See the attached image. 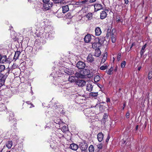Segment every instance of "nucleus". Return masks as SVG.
<instances>
[{
  "label": "nucleus",
  "instance_id": "obj_1",
  "mask_svg": "<svg viewBox=\"0 0 152 152\" xmlns=\"http://www.w3.org/2000/svg\"><path fill=\"white\" fill-rule=\"evenodd\" d=\"M85 115L88 117H94L95 115L94 112L92 111L90 108H87L84 110Z\"/></svg>",
  "mask_w": 152,
  "mask_h": 152
},
{
  "label": "nucleus",
  "instance_id": "obj_2",
  "mask_svg": "<svg viewBox=\"0 0 152 152\" xmlns=\"http://www.w3.org/2000/svg\"><path fill=\"white\" fill-rule=\"evenodd\" d=\"M7 118H8L9 121H13V122H14V127L15 126L16 124V121L14 119V114L13 112L12 111L9 112L7 113Z\"/></svg>",
  "mask_w": 152,
  "mask_h": 152
},
{
  "label": "nucleus",
  "instance_id": "obj_3",
  "mask_svg": "<svg viewBox=\"0 0 152 152\" xmlns=\"http://www.w3.org/2000/svg\"><path fill=\"white\" fill-rule=\"evenodd\" d=\"M11 60L9 58H7L6 56H2L0 54V63L10 64Z\"/></svg>",
  "mask_w": 152,
  "mask_h": 152
},
{
  "label": "nucleus",
  "instance_id": "obj_4",
  "mask_svg": "<svg viewBox=\"0 0 152 152\" xmlns=\"http://www.w3.org/2000/svg\"><path fill=\"white\" fill-rule=\"evenodd\" d=\"M7 77V74L4 75L0 73V87L4 85Z\"/></svg>",
  "mask_w": 152,
  "mask_h": 152
},
{
  "label": "nucleus",
  "instance_id": "obj_5",
  "mask_svg": "<svg viewBox=\"0 0 152 152\" xmlns=\"http://www.w3.org/2000/svg\"><path fill=\"white\" fill-rule=\"evenodd\" d=\"M79 148L82 151H85L87 148L88 145L86 143L82 142L79 145Z\"/></svg>",
  "mask_w": 152,
  "mask_h": 152
},
{
  "label": "nucleus",
  "instance_id": "obj_6",
  "mask_svg": "<svg viewBox=\"0 0 152 152\" xmlns=\"http://www.w3.org/2000/svg\"><path fill=\"white\" fill-rule=\"evenodd\" d=\"M76 83L78 86L83 87L86 85V82L84 80H79L77 81Z\"/></svg>",
  "mask_w": 152,
  "mask_h": 152
},
{
  "label": "nucleus",
  "instance_id": "obj_7",
  "mask_svg": "<svg viewBox=\"0 0 152 152\" xmlns=\"http://www.w3.org/2000/svg\"><path fill=\"white\" fill-rule=\"evenodd\" d=\"M76 66L79 69H83L85 67L86 64L83 62L79 61L77 64Z\"/></svg>",
  "mask_w": 152,
  "mask_h": 152
},
{
  "label": "nucleus",
  "instance_id": "obj_8",
  "mask_svg": "<svg viewBox=\"0 0 152 152\" xmlns=\"http://www.w3.org/2000/svg\"><path fill=\"white\" fill-rule=\"evenodd\" d=\"M115 30L113 29L111 32V41L113 43L116 41V33H115Z\"/></svg>",
  "mask_w": 152,
  "mask_h": 152
},
{
  "label": "nucleus",
  "instance_id": "obj_9",
  "mask_svg": "<svg viewBox=\"0 0 152 152\" xmlns=\"http://www.w3.org/2000/svg\"><path fill=\"white\" fill-rule=\"evenodd\" d=\"M91 35L89 34H88L85 37L84 41L86 43H88L91 41Z\"/></svg>",
  "mask_w": 152,
  "mask_h": 152
},
{
  "label": "nucleus",
  "instance_id": "obj_10",
  "mask_svg": "<svg viewBox=\"0 0 152 152\" xmlns=\"http://www.w3.org/2000/svg\"><path fill=\"white\" fill-rule=\"evenodd\" d=\"M52 6V4L46 3L44 4L43 6V10L45 11L49 10Z\"/></svg>",
  "mask_w": 152,
  "mask_h": 152
},
{
  "label": "nucleus",
  "instance_id": "obj_11",
  "mask_svg": "<svg viewBox=\"0 0 152 152\" xmlns=\"http://www.w3.org/2000/svg\"><path fill=\"white\" fill-rule=\"evenodd\" d=\"M95 41H98L100 45H101L103 43L104 40L105 38L104 37H99V38L95 39Z\"/></svg>",
  "mask_w": 152,
  "mask_h": 152
},
{
  "label": "nucleus",
  "instance_id": "obj_12",
  "mask_svg": "<svg viewBox=\"0 0 152 152\" xmlns=\"http://www.w3.org/2000/svg\"><path fill=\"white\" fill-rule=\"evenodd\" d=\"M95 10L97 11L103 9L102 5L101 4H96L94 5Z\"/></svg>",
  "mask_w": 152,
  "mask_h": 152
},
{
  "label": "nucleus",
  "instance_id": "obj_13",
  "mask_svg": "<svg viewBox=\"0 0 152 152\" xmlns=\"http://www.w3.org/2000/svg\"><path fill=\"white\" fill-rule=\"evenodd\" d=\"M87 60L88 62L91 63L94 61V58L93 57V55L90 54L88 55L87 58Z\"/></svg>",
  "mask_w": 152,
  "mask_h": 152
},
{
  "label": "nucleus",
  "instance_id": "obj_14",
  "mask_svg": "<svg viewBox=\"0 0 152 152\" xmlns=\"http://www.w3.org/2000/svg\"><path fill=\"white\" fill-rule=\"evenodd\" d=\"M69 148L73 150L76 151L78 148V146L77 144L73 143L70 145Z\"/></svg>",
  "mask_w": 152,
  "mask_h": 152
},
{
  "label": "nucleus",
  "instance_id": "obj_15",
  "mask_svg": "<svg viewBox=\"0 0 152 152\" xmlns=\"http://www.w3.org/2000/svg\"><path fill=\"white\" fill-rule=\"evenodd\" d=\"M92 47L93 48H96V49L98 48V47L101 46L99 43L97 41H95L94 42H92Z\"/></svg>",
  "mask_w": 152,
  "mask_h": 152
},
{
  "label": "nucleus",
  "instance_id": "obj_16",
  "mask_svg": "<svg viewBox=\"0 0 152 152\" xmlns=\"http://www.w3.org/2000/svg\"><path fill=\"white\" fill-rule=\"evenodd\" d=\"M95 35L97 36L100 35L102 31L100 28L99 27H96L95 30Z\"/></svg>",
  "mask_w": 152,
  "mask_h": 152
},
{
  "label": "nucleus",
  "instance_id": "obj_17",
  "mask_svg": "<svg viewBox=\"0 0 152 152\" xmlns=\"http://www.w3.org/2000/svg\"><path fill=\"white\" fill-rule=\"evenodd\" d=\"M104 135L102 132L99 133L97 135V138L98 141L99 142H101L103 140Z\"/></svg>",
  "mask_w": 152,
  "mask_h": 152
},
{
  "label": "nucleus",
  "instance_id": "obj_18",
  "mask_svg": "<svg viewBox=\"0 0 152 152\" xmlns=\"http://www.w3.org/2000/svg\"><path fill=\"white\" fill-rule=\"evenodd\" d=\"M82 72L83 75H84L85 77L86 76L88 75L89 74L90 71L88 69H83V71Z\"/></svg>",
  "mask_w": 152,
  "mask_h": 152
},
{
  "label": "nucleus",
  "instance_id": "obj_19",
  "mask_svg": "<svg viewBox=\"0 0 152 152\" xmlns=\"http://www.w3.org/2000/svg\"><path fill=\"white\" fill-rule=\"evenodd\" d=\"M93 88V86L90 83H88L87 84L86 86V89L87 91L89 92H91Z\"/></svg>",
  "mask_w": 152,
  "mask_h": 152
},
{
  "label": "nucleus",
  "instance_id": "obj_20",
  "mask_svg": "<svg viewBox=\"0 0 152 152\" xmlns=\"http://www.w3.org/2000/svg\"><path fill=\"white\" fill-rule=\"evenodd\" d=\"M75 77H79L80 78H85L84 76V75H83V74L82 72H76L75 73Z\"/></svg>",
  "mask_w": 152,
  "mask_h": 152
},
{
  "label": "nucleus",
  "instance_id": "obj_21",
  "mask_svg": "<svg viewBox=\"0 0 152 152\" xmlns=\"http://www.w3.org/2000/svg\"><path fill=\"white\" fill-rule=\"evenodd\" d=\"M107 16V13L104 11H103L100 13V18L102 19H104Z\"/></svg>",
  "mask_w": 152,
  "mask_h": 152
},
{
  "label": "nucleus",
  "instance_id": "obj_22",
  "mask_svg": "<svg viewBox=\"0 0 152 152\" xmlns=\"http://www.w3.org/2000/svg\"><path fill=\"white\" fill-rule=\"evenodd\" d=\"M20 53L21 52L20 51H17L15 52L13 58L15 60H16L18 58V57Z\"/></svg>",
  "mask_w": 152,
  "mask_h": 152
},
{
  "label": "nucleus",
  "instance_id": "obj_23",
  "mask_svg": "<svg viewBox=\"0 0 152 152\" xmlns=\"http://www.w3.org/2000/svg\"><path fill=\"white\" fill-rule=\"evenodd\" d=\"M12 145V141H8L6 144V147L8 148H11Z\"/></svg>",
  "mask_w": 152,
  "mask_h": 152
},
{
  "label": "nucleus",
  "instance_id": "obj_24",
  "mask_svg": "<svg viewBox=\"0 0 152 152\" xmlns=\"http://www.w3.org/2000/svg\"><path fill=\"white\" fill-rule=\"evenodd\" d=\"M69 10V8L67 5L62 7V11L64 13H66Z\"/></svg>",
  "mask_w": 152,
  "mask_h": 152
},
{
  "label": "nucleus",
  "instance_id": "obj_25",
  "mask_svg": "<svg viewBox=\"0 0 152 152\" xmlns=\"http://www.w3.org/2000/svg\"><path fill=\"white\" fill-rule=\"evenodd\" d=\"M101 51L99 49H96L95 50L94 56L96 57H99L101 54Z\"/></svg>",
  "mask_w": 152,
  "mask_h": 152
},
{
  "label": "nucleus",
  "instance_id": "obj_26",
  "mask_svg": "<svg viewBox=\"0 0 152 152\" xmlns=\"http://www.w3.org/2000/svg\"><path fill=\"white\" fill-rule=\"evenodd\" d=\"M107 56V53H105L104 56H103L102 58V61H101V64H103L105 61Z\"/></svg>",
  "mask_w": 152,
  "mask_h": 152
},
{
  "label": "nucleus",
  "instance_id": "obj_27",
  "mask_svg": "<svg viewBox=\"0 0 152 152\" xmlns=\"http://www.w3.org/2000/svg\"><path fill=\"white\" fill-rule=\"evenodd\" d=\"M100 77L99 75H96L95 77L94 80L95 82L97 83L100 81Z\"/></svg>",
  "mask_w": 152,
  "mask_h": 152
},
{
  "label": "nucleus",
  "instance_id": "obj_28",
  "mask_svg": "<svg viewBox=\"0 0 152 152\" xmlns=\"http://www.w3.org/2000/svg\"><path fill=\"white\" fill-rule=\"evenodd\" d=\"M113 70V68L112 67H111L107 71V73L109 75H110L112 74V71Z\"/></svg>",
  "mask_w": 152,
  "mask_h": 152
},
{
  "label": "nucleus",
  "instance_id": "obj_29",
  "mask_svg": "<svg viewBox=\"0 0 152 152\" xmlns=\"http://www.w3.org/2000/svg\"><path fill=\"white\" fill-rule=\"evenodd\" d=\"M108 66L104 64L103 65L101 66L100 69L101 70H104L107 68Z\"/></svg>",
  "mask_w": 152,
  "mask_h": 152
},
{
  "label": "nucleus",
  "instance_id": "obj_30",
  "mask_svg": "<svg viewBox=\"0 0 152 152\" xmlns=\"http://www.w3.org/2000/svg\"><path fill=\"white\" fill-rule=\"evenodd\" d=\"M116 20L117 23H122L123 19L121 18L119 16H117L116 18Z\"/></svg>",
  "mask_w": 152,
  "mask_h": 152
},
{
  "label": "nucleus",
  "instance_id": "obj_31",
  "mask_svg": "<svg viewBox=\"0 0 152 152\" xmlns=\"http://www.w3.org/2000/svg\"><path fill=\"white\" fill-rule=\"evenodd\" d=\"M89 95L90 96L93 97H95L97 96L98 95V92H91L89 94Z\"/></svg>",
  "mask_w": 152,
  "mask_h": 152
},
{
  "label": "nucleus",
  "instance_id": "obj_32",
  "mask_svg": "<svg viewBox=\"0 0 152 152\" xmlns=\"http://www.w3.org/2000/svg\"><path fill=\"white\" fill-rule=\"evenodd\" d=\"M5 69V67L4 65H0V72L4 71Z\"/></svg>",
  "mask_w": 152,
  "mask_h": 152
},
{
  "label": "nucleus",
  "instance_id": "obj_33",
  "mask_svg": "<svg viewBox=\"0 0 152 152\" xmlns=\"http://www.w3.org/2000/svg\"><path fill=\"white\" fill-rule=\"evenodd\" d=\"M94 148L93 145H90L89 148V152H94Z\"/></svg>",
  "mask_w": 152,
  "mask_h": 152
},
{
  "label": "nucleus",
  "instance_id": "obj_34",
  "mask_svg": "<svg viewBox=\"0 0 152 152\" xmlns=\"http://www.w3.org/2000/svg\"><path fill=\"white\" fill-rule=\"evenodd\" d=\"M92 14L91 13H88L87 15V18H88V20H90L92 18Z\"/></svg>",
  "mask_w": 152,
  "mask_h": 152
},
{
  "label": "nucleus",
  "instance_id": "obj_35",
  "mask_svg": "<svg viewBox=\"0 0 152 152\" xmlns=\"http://www.w3.org/2000/svg\"><path fill=\"white\" fill-rule=\"evenodd\" d=\"M75 77L73 76H71V77H69V78L68 80L69 81H70L71 82H74L75 81Z\"/></svg>",
  "mask_w": 152,
  "mask_h": 152
},
{
  "label": "nucleus",
  "instance_id": "obj_36",
  "mask_svg": "<svg viewBox=\"0 0 152 152\" xmlns=\"http://www.w3.org/2000/svg\"><path fill=\"white\" fill-rule=\"evenodd\" d=\"M68 127L66 126H63L62 128V130L64 132H66L67 131Z\"/></svg>",
  "mask_w": 152,
  "mask_h": 152
},
{
  "label": "nucleus",
  "instance_id": "obj_37",
  "mask_svg": "<svg viewBox=\"0 0 152 152\" xmlns=\"http://www.w3.org/2000/svg\"><path fill=\"white\" fill-rule=\"evenodd\" d=\"M126 64V62L125 61H124L122 62L121 64V67L122 68H124V67Z\"/></svg>",
  "mask_w": 152,
  "mask_h": 152
},
{
  "label": "nucleus",
  "instance_id": "obj_38",
  "mask_svg": "<svg viewBox=\"0 0 152 152\" xmlns=\"http://www.w3.org/2000/svg\"><path fill=\"white\" fill-rule=\"evenodd\" d=\"M107 116H108L107 114H104V116H103V119H102L103 121H105V122L106 121L105 120L106 119H107Z\"/></svg>",
  "mask_w": 152,
  "mask_h": 152
},
{
  "label": "nucleus",
  "instance_id": "obj_39",
  "mask_svg": "<svg viewBox=\"0 0 152 152\" xmlns=\"http://www.w3.org/2000/svg\"><path fill=\"white\" fill-rule=\"evenodd\" d=\"M148 78L149 79H150L151 78H152V71H151L149 72Z\"/></svg>",
  "mask_w": 152,
  "mask_h": 152
},
{
  "label": "nucleus",
  "instance_id": "obj_40",
  "mask_svg": "<svg viewBox=\"0 0 152 152\" xmlns=\"http://www.w3.org/2000/svg\"><path fill=\"white\" fill-rule=\"evenodd\" d=\"M11 69L9 67H8L7 68V72L6 73L5 75H7V76L10 73V71Z\"/></svg>",
  "mask_w": 152,
  "mask_h": 152
},
{
  "label": "nucleus",
  "instance_id": "obj_41",
  "mask_svg": "<svg viewBox=\"0 0 152 152\" xmlns=\"http://www.w3.org/2000/svg\"><path fill=\"white\" fill-rule=\"evenodd\" d=\"M102 143H100L97 145V147L99 149H101L102 148Z\"/></svg>",
  "mask_w": 152,
  "mask_h": 152
},
{
  "label": "nucleus",
  "instance_id": "obj_42",
  "mask_svg": "<svg viewBox=\"0 0 152 152\" xmlns=\"http://www.w3.org/2000/svg\"><path fill=\"white\" fill-rule=\"evenodd\" d=\"M130 115V113L129 112V111H128L127 112L126 115V118H129Z\"/></svg>",
  "mask_w": 152,
  "mask_h": 152
},
{
  "label": "nucleus",
  "instance_id": "obj_43",
  "mask_svg": "<svg viewBox=\"0 0 152 152\" xmlns=\"http://www.w3.org/2000/svg\"><path fill=\"white\" fill-rule=\"evenodd\" d=\"M50 0H42L44 4L50 3H49Z\"/></svg>",
  "mask_w": 152,
  "mask_h": 152
},
{
  "label": "nucleus",
  "instance_id": "obj_44",
  "mask_svg": "<svg viewBox=\"0 0 152 152\" xmlns=\"http://www.w3.org/2000/svg\"><path fill=\"white\" fill-rule=\"evenodd\" d=\"M121 54H118L117 56V60L118 61H119L121 59Z\"/></svg>",
  "mask_w": 152,
  "mask_h": 152
},
{
  "label": "nucleus",
  "instance_id": "obj_45",
  "mask_svg": "<svg viewBox=\"0 0 152 152\" xmlns=\"http://www.w3.org/2000/svg\"><path fill=\"white\" fill-rule=\"evenodd\" d=\"M43 35L42 33H40L39 34H37V36L38 37H40L41 38H42V37H43Z\"/></svg>",
  "mask_w": 152,
  "mask_h": 152
},
{
  "label": "nucleus",
  "instance_id": "obj_46",
  "mask_svg": "<svg viewBox=\"0 0 152 152\" xmlns=\"http://www.w3.org/2000/svg\"><path fill=\"white\" fill-rule=\"evenodd\" d=\"M145 52V51L144 50L141 49V51H140V54L141 55H143V54Z\"/></svg>",
  "mask_w": 152,
  "mask_h": 152
},
{
  "label": "nucleus",
  "instance_id": "obj_47",
  "mask_svg": "<svg viewBox=\"0 0 152 152\" xmlns=\"http://www.w3.org/2000/svg\"><path fill=\"white\" fill-rule=\"evenodd\" d=\"M110 138V135H109V134H108V135L106 139V141L107 142H108Z\"/></svg>",
  "mask_w": 152,
  "mask_h": 152
},
{
  "label": "nucleus",
  "instance_id": "obj_48",
  "mask_svg": "<svg viewBox=\"0 0 152 152\" xmlns=\"http://www.w3.org/2000/svg\"><path fill=\"white\" fill-rule=\"evenodd\" d=\"M147 45V44H145L142 48V49L144 50Z\"/></svg>",
  "mask_w": 152,
  "mask_h": 152
},
{
  "label": "nucleus",
  "instance_id": "obj_49",
  "mask_svg": "<svg viewBox=\"0 0 152 152\" xmlns=\"http://www.w3.org/2000/svg\"><path fill=\"white\" fill-rule=\"evenodd\" d=\"M125 1V3L126 4H127L129 3V1L128 0H124Z\"/></svg>",
  "mask_w": 152,
  "mask_h": 152
},
{
  "label": "nucleus",
  "instance_id": "obj_50",
  "mask_svg": "<svg viewBox=\"0 0 152 152\" xmlns=\"http://www.w3.org/2000/svg\"><path fill=\"white\" fill-rule=\"evenodd\" d=\"M110 100L109 98H107L106 102H110Z\"/></svg>",
  "mask_w": 152,
  "mask_h": 152
},
{
  "label": "nucleus",
  "instance_id": "obj_51",
  "mask_svg": "<svg viewBox=\"0 0 152 152\" xmlns=\"http://www.w3.org/2000/svg\"><path fill=\"white\" fill-rule=\"evenodd\" d=\"M118 70V67L116 66L114 69V71L115 72H116Z\"/></svg>",
  "mask_w": 152,
  "mask_h": 152
},
{
  "label": "nucleus",
  "instance_id": "obj_52",
  "mask_svg": "<svg viewBox=\"0 0 152 152\" xmlns=\"http://www.w3.org/2000/svg\"><path fill=\"white\" fill-rule=\"evenodd\" d=\"M96 0H90V3H93L95 2Z\"/></svg>",
  "mask_w": 152,
  "mask_h": 152
},
{
  "label": "nucleus",
  "instance_id": "obj_53",
  "mask_svg": "<svg viewBox=\"0 0 152 152\" xmlns=\"http://www.w3.org/2000/svg\"><path fill=\"white\" fill-rule=\"evenodd\" d=\"M141 68V66H139L138 67V69H137L138 70L140 71V70Z\"/></svg>",
  "mask_w": 152,
  "mask_h": 152
},
{
  "label": "nucleus",
  "instance_id": "obj_54",
  "mask_svg": "<svg viewBox=\"0 0 152 152\" xmlns=\"http://www.w3.org/2000/svg\"><path fill=\"white\" fill-rule=\"evenodd\" d=\"M109 33H107L106 35V36L108 38L109 37Z\"/></svg>",
  "mask_w": 152,
  "mask_h": 152
},
{
  "label": "nucleus",
  "instance_id": "obj_55",
  "mask_svg": "<svg viewBox=\"0 0 152 152\" xmlns=\"http://www.w3.org/2000/svg\"><path fill=\"white\" fill-rule=\"evenodd\" d=\"M138 125H137L136 126V128H135L136 130H137L138 129Z\"/></svg>",
  "mask_w": 152,
  "mask_h": 152
},
{
  "label": "nucleus",
  "instance_id": "obj_56",
  "mask_svg": "<svg viewBox=\"0 0 152 152\" xmlns=\"http://www.w3.org/2000/svg\"><path fill=\"white\" fill-rule=\"evenodd\" d=\"M72 72H71V73H70V72H68V74H70V75L71 74H72Z\"/></svg>",
  "mask_w": 152,
  "mask_h": 152
},
{
  "label": "nucleus",
  "instance_id": "obj_57",
  "mask_svg": "<svg viewBox=\"0 0 152 152\" xmlns=\"http://www.w3.org/2000/svg\"><path fill=\"white\" fill-rule=\"evenodd\" d=\"M125 142H126V141L125 140H123V144H124Z\"/></svg>",
  "mask_w": 152,
  "mask_h": 152
},
{
  "label": "nucleus",
  "instance_id": "obj_58",
  "mask_svg": "<svg viewBox=\"0 0 152 152\" xmlns=\"http://www.w3.org/2000/svg\"><path fill=\"white\" fill-rule=\"evenodd\" d=\"M125 104H124L123 105H124V107H123V109H124V107L125 106Z\"/></svg>",
  "mask_w": 152,
  "mask_h": 152
},
{
  "label": "nucleus",
  "instance_id": "obj_59",
  "mask_svg": "<svg viewBox=\"0 0 152 152\" xmlns=\"http://www.w3.org/2000/svg\"><path fill=\"white\" fill-rule=\"evenodd\" d=\"M34 106L33 105H31V107H33Z\"/></svg>",
  "mask_w": 152,
  "mask_h": 152
},
{
  "label": "nucleus",
  "instance_id": "obj_60",
  "mask_svg": "<svg viewBox=\"0 0 152 152\" xmlns=\"http://www.w3.org/2000/svg\"><path fill=\"white\" fill-rule=\"evenodd\" d=\"M6 152H11L10 151H7Z\"/></svg>",
  "mask_w": 152,
  "mask_h": 152
},
{
  "label": "nucleus",
  "instance_id": "obj_61",
  "mask_svg": "<svg viewBox=\"0 0 152 152\" xmlns=\"http://www.w3.org/2000/svg\"><path fill=\"white\" fill-rule=\"evenodd\" d=\"M132 47V45L131 47L130 48H131Z\"/></svg>",
  "mask_w": 152,
  "mask_h": 152
},
{
  "label": "nucleus",
  "instance_id": "obj_62",
  "mask_svg": "<svg viewBox=\"0 0 152 152\" xmlns=\"http://www.w3.org/2000/svg\"><path fill=\"white\" fill-rule=\"evenodd\" d=\"M3 149H2V150L0 151V152H2V151Z\"/></svg>",
  "mask_w": 152,
  "mask_h": 152
},
{
  "label": "nucleus",
  "instance_id": "obj_63",
  "mask_svg": "<svg viewBox=\"0 0 152 152\" xmlns=\"http://www.w3.org/2000/svg\"><path fill=\"white\" fill-rule=\"evenodd\" d=\"M28 1H29L30 0H28Z\"/></svg>",
  "mask_w": 152,
  "mask_h": 152
}]
</instances>
